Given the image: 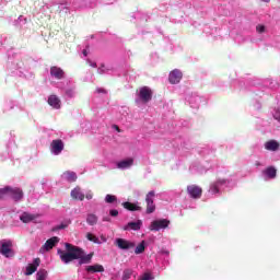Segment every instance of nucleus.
Masks as SVG:
<instances>
[{"instance_id":"1","label":"nucleus","mask_w":280,"mask_h":280,"mask_svg":"<svg viewBox=\"0 0 280 280\" xmlns=\"http://www.w3.org/2000/svg\"><path fill=\"white\" fill-rule=\"evenodd\" d=\"M66 250L58 249V255L63 261V264H70V261H73V259H79L80 266L82 264H91V259H93L92 254H84V250L80 247H75L69 243L66 244Z\"/></svg>"},{"instance_id":"2","label":"nucleus","mask_w":280,"mask_h":280,"mask_svg":"<svg viewBox=\"0 0 280 280\" xmlns=\"http://www.w3.org/2000/svg\"><path fill=\"white\" fill-rule=\"evenodd\" d=\"M3 198H12L15 202H19V200H23V190L7 186L0 189V200H3Z\"/></svg>"},{"instance_id":"3","label":"nucleus","mask_w":280,"mask_h":280,"mask_svg":"<svg viewBox=\"0 0 280 280\" xmlns=\"http://www.w3.org/2000/svg\"><path fill=\"white\" fill-rule=\"evenodd\" d=\"M226 187H229V180L218 179L217 182L210 185L209 192L212 195L220 194L221 191H224Z\"/></svg>"},{"instance_id":"4","label":"nucleus","mask_w":280,"mask_h":280,"mask_svg":"<svg viewBox=\"0 0 280 280\" xmlns=\"http://www.w3.org/2000/svg\"><path fill=\"white\" fill-rule=\"evenodd\" d=\"M0 253L7 258L14 257V250H12V241L2 242Z\"/></svg>"},{"instance_id":"5","label":"nucleus","mask_w":280,"mask_h":280,"mask_svg":"<svg viewBox=\"0 0 280 280\" xmlns=\"http://www.w3.org/2000/svg\"><path fill=\"white\" fill-rule=\"evenodd\" d=\"M62 150H65V142H62V140L60 139L52 140V142L50 143L51 154L58 156V154L62 153Z\"/></svg>"},{"instance_id":"6","label":"nucleus","mask_w":280,"mask_h":280,"mask_svg":"<svg viewBox=\"0 0 280 280\" xmlns=\"http://www.w3.org/2000/svg\"><path fill=\"white\" fill-rule=\"evenodd\" d=\"M170 226V220L159 219L154 220L150 225V231H161V229H167Z\"/></svg>"},{"instance_id":"7","label":"nucleus","mask_w":280,"mask_h":280,"mask_svg":"<svg viewBox=\"0 0 280 280\" xmlns=\"http://www.w3.org/2000/svg\"><path fill=\"white\" fill-rule=\"evenodd\" d=\"M115 244L120 250H130V248H135V242H130L126 238H116Z\"/></svg>"},{"instance_id":"8","label":"nucleus","mask_w":280,"mask_h":280,"mask_svg":"<svg viewBox=\"0 0 280 280\" xmlns=\"http://www.w3.org/2000/svg\"><path fill=\"white\" fill-rule=\"evenodd\" d=\"M139 100L143 104H148V102L152 100V90L148 86L141 88L139 92Z\"/></svg>"},{"instance_id":"9","label":"nucleus","mask_w":280,"mask_h":280,"mask_svg":"<svg viewBox=\"0 0 280 280\" xmlns=\"http://www.w3.org/2000/svg\"><path fill=\"white\" fill-rule=\"evenodd\" d=\"M78 95V92L75 91V85L71 82L67 83V86L63 89V97L66 100H73Z\"/></svg>"},{"instance_id":"10","label":"nucleus","mask_w":280,"mask_h":280,"mask_svg":"<svg viewBox=\"0 0 280 280\" xmlns=\"http://www.w3.org/2000/svg\"><path fill=\"white\" fill-rule=\"evenodd\" d=\"M147 213H154L156 207L154 206V190L149 191L145 197Z\"/></svg>"},{"instance_id":"11","label":"nucleus","mask_w":280,"mask_h":280,"mask_svg":"<svg viewBox=\"0 0 280 280\" xmlns=\"http://www.w3.org/2000/svg\"><path fill=\"white\" fill-rule=\"evenodd\" d=\"M58 242H60V238H58L57 236L49 238L48 241H46L43 247H40L39 253H47L48 250H51V248H54V246H56Z\"/></svg>"},{"instance_id":"12","label":"nucleus","mask_w":280,"mask_h":280,"mask_svg":"<svg viewBox=\"0 0 280 280\" xmlns=\"http://www.w3.org/2000/svg\"><path fill=\"white\" fill-rule=\"evenodd\" d=\"M38 266H40V258H35L33 262L28 264L26 267V271H25L26 277L34 275L36 270H38Z\"/></svg>"},{"instance_id":"13","label":"nucleus","mask_w":280,"mask_h":280,"mask_svg":"<svg viewBox=\"0 0 280 280\" xmlns=\"http://www.w3.org/2000/svg\"><path fill=\"white\" fill-rule=\"evenodd\" d=\"M187 192L189 194L190 198H200L202 196V188L196 185H190L187 187Z\"/></svg>"},{"instance_id":"14","label":"nucleus","mask_w":280,"mask_h":280,"mask_svg":"<svg viewBox=\"0 0 280 280\" xmlns=\"http://www.w3.org/2000/svg\"><path fill=\"white\" fill-rule=\"evenodd\" d=\"M168 80L171 84H178L180 80H183V72L180 70L175 69L170 73Z\"/></svg>"},{"instance_id":"15","label":"nucleus","mask_w":280,"mask_h":280,"mask_svg":"<svg viewBox=\"0 0 280 280\" xmlns=\"http://www.w3.org/2000/svg\"><path fill=\"white\" fill-rule=\"evenodd\" d=\"M132 165H135V159H132V158L117 162L118 170H130V167H132Z\"/></svg>"},{"instance_id":"16","label":"nucleus","mask_w":280,"mask_h":280,"mask_svg":"<svg viewBox=\"0 0 280 280\" xmlns=\"http://www.w3.org/2000/svg\"><path fill=\"white\" fill-rule=\"evenodd\" d=\"M143 222L138 220L136 222H129L127 225L124 226V231H140Z\"/></svg>"},{"instance_id":"17","label":"nucleus","mask_w":280,"mask_h":280,"mask_svg":"<svg viewBox=\"0 0 280 280\" xmlns=\"http://www.w3.org/2000/svg\"><path fill=\"white\" fill-rule=\"evenodd\" d=\"M63 180H68V183H75L78 180V175L75 172L67 171L61 175Z\"/></svg>"},{"instance_id":"18","label":"nucleus","mask_w":280,"mask_h":280,"mask_svg":"<svg viewBox=\"0 0 280 280\" xmlns=\"http://www.w3.org/2000/svg\"><path fill=\"white\" fill-rule=\"evenodd\" d=\"M50 75L56 78V80H62L65 78V71L58 67L50 68Z\"/></svg>"},{"instance_id":"19","label":"nucleus","mask_w":280,"mask_h":280,"mask_svg":"<svg viewBox=\"0 0 280 280\" xmlns=\"http://www.w3.org/2000/svg\"><path fill=\"white\" fill-rule=\"evenodd\" d=\"M71 198H73V200H84V192H82V188L77 186L74 189H72Z\"/></svg>"},{"instance_id":"20","label":"nucleus","mask_w":280,"mask_h":280,"mask_svg":"<svg viewBox=\"0 0 280 280\" xmlns=\"http://www.w3.org/2000/svg\"><path fill=\"white\" fill-rule=\"evenodd\" d=\"M265 149L269 152H277L279 150V142L277 140H269L265 143Z\"/></svg>"},{"instance_id":"21","label":"nucleus","mask_w":280,"mask_h":280,"mask_svg":"<svg viewBox=\"0 0 280 280\" xmlns=\"http://www.w3.org/2000/svg\"><path fill=\"white\" fill-rule=\"evenodd\" d=\"M86 272L95 273V272H104V266L102 265H90L85 267Z\"/></svg>"},{"instance_id":"22","label":"nucleus","mask_w":280,"mask_h":280,"mask_svg":"<svg viewBox=\"0 0 280 280\" xmlns=\"http://www.w3.org/2000/svg\"><path fill=\"white\" fill-rule=\"evenodd\" d=\"M48 104H49V106H51L52 108H56V109H58V108H60V98L58 97V96H56V95H50L49 97H48Z\"/></svg>"},{"instance_id":"23","label":"nucleus","mask_w":280,"mask_h":280,"mask_svg":"<svg viewBox=\"0 0 280 280\" xmlns=\"http://www.w3.org/2000/svg\"><path fill=\"white\" fill-rule=\"evenodd\" d=\"M20 220L24 222V224H27L30 222H34V220H36V215L28 212H24L20 215Z\"/></svg>"},{"instance_id":"24","label":"nucleus","mask_w":280,"mask_h":280,"mask_svg":"<svg viewBox=\"0 0 280 280\" xmlns=\"http://www.w3.org/2000/svg\"><path fill=\"white\" fill-rule=\"evenodd\" d=\"M122 206L128 211H141V207H139L137 203L126 201V202L122 203Z\"/></svg>"},{"instance_id":"25","label":"nucleus","mask_w":280,"mask_h":280,"mask_svg":"<svg viewBox=\"0 0 280 280\" xmlns=\"http://www.w3.org/2000/svg\"><path fill=\"white\" fill-rule=\"evenodd\" d=\"M86 223L90 226H95V224H97V215H95L93 213H89L86 217Z\"/></svg>"},{"instance_id":"26","label":"nucleus","mask_w":280,"mask_h":280,"mask_svg":"<svg viewBox=\"0 0 280 280\" xmlns=\"http://www.w3.org/2000/svg\"><path fill=\"white\" fill-rule=\"evenodd\" d=\"M48 272L45 269H39L36 273V280H47Z\"/></svg>"},{"instance_id":"27","label":"nucleus","mask_w":280,"mask_h":280,"mask_svg":"<svg viewBox=\"0 0 280 280\" xmlns=\"http://www.w3.org/2000/svg\"><path fill=\"white\" fill-rule=\"evenodd\" d=\"M265 176H268V178H275L277 176V170L275 167H268L264 172Z\"/></svg>"},{"instance_id":"28","label":"nucleus","mask_w":280,"mask_h":280,"mask_svg":"<svg viewBox=\"0 0 280 280\" xmlns=\"http://www.w3.org/2000/svg\"><path fill=\"white\" fill-rule=\"evenodd\" d=\"M71 224V219H67L63 222H61L59 225H57L54 231H61L62 229H67Z\"/></svg>"},{"instance_id":"29","label":"nucleus","mask_w":280,"mask_h":280,"mask_svg":"<svg viewBox=\"0 0 280 280\" xmlns=\"http://www.w3.org/2000/svg\"><path fill=\"white\" fill-rule=\"evenodd\" d=\"M145 250V241H142L135 249L136 255H141Z\"/></svg>"},{"instance_id":"30","label":"nucleus","mask_w":280,"mask_h":280,"mask_svg":"<svg viewBox=\"0 0 280 280\" xmlns=\"http://www.w3.org/2000/svg\"><path fill=\"white\" fill-rule=\"evenodd\" d=\"M86 238L89 240V242H93L94 244H102V242L100 241V237L95 236L92 233H88Z\"/></svg>"},{"instance_id":"31","label":"nucleus","mask_w":280,"mask_h":280,"mask_svg":"<svg viewBox=\"0 0 280 280\" xmlns=\"http://www.w3.org/2000/svg\"><path fill=\"white\" fill-rule=\"evenodd\" d=\"M105 202L113 205V202H117V197L115 195H106Z\"/></svg>"},{"instance_id":"32","label":"nucleus","mask_w":280,"mask_h":280,"mask_svg":"<svg viewBox=\"0 0 280 280\" xmlns=\"http://www.w3.org/2000/svg\"><path fill=\"white\" fill-rule=\"evenodd\" d=\"M132 277V269H125L122 272V280H128Z\"/></svg>"},{"instance_id":"33","label":"nucleus","mask_w":280,"mask_h":280,"mask_svg":"<svg viewBox=\"0 0 280 280\" xmlns=\"http://www.w3.org/2000/svg\"><path fill=\"white\" fill-rule=\"evenodd\" d=\"M189 102H190L192 108H198V105H194V102H195V104H198V102H200V97L192 96Z\"/></svg>"},{"instance_id":"34","label":"nucleus","mask_w":280,"mask_h":280,"mask_svg":"<svg viewBox=\"0 0 280 280\" xmlns=\"http://www.w3.org/2000/svg\"><path fill=\"white\" fill-rule=\"evenodd\" d=\"M154 279V276H152V273H150V272H145V273H143L140 278H139V280H153Z\"/></svg>"},{"instance_id":"35","label":"nucleus","mask_w":280,"mask_h":280,"mask_svg":"<svg viewBox=\"0 0 280 280\" xmlns=\"http://www.w3.org/2000/svg\"><path fill=\"white\" fill-rule=\"evenodd\" d=\"M256 32H257L258 34H264V32H266V26H264V25H261V24H258V25L256 26Z\"/></svg>"},{"instance_id":"36","label":"nucleus","mask_w":280,"mask_h":280,"mask_svg":"<svg viewBox=\"0 0 280 280\" xmlns=\"http://www.w3.org/2000/svg\"><path fill=\"white\" fill-rule=\"evenodd\" d=\"M273 117H275V119H277V121L280 122V109H277V110L273 113Z\"/></svg>"},{"instance_id":"37","label":"nucleus","mask_w":280,"mask_h":280,"mask_svg":"<svg viewBox=\"0 0 280 280\" xmlns=\"http://www.w3.org/2000/svg\"><path fill=\"white\" fill-rule=\"evenodd\" d=\"M85 198H86V200H93V192L92 191H88L85 194Z\"/></svg>"},{"instance_id":"38","label":"nucleus","mask_w":280,"mask_h":280,"mask_svg":"<svg viewBox=\"0 0 280 280\" xmlns=\"http://www.w3.org/2000/svg\"><path fill=\"white\" fill-rule=\"evenodd\" d=\"M109 214H110L113 218H117V215H119V211H117V210H110V211H109Z\"/></svg>"},{"instance_id":"39","label":"nucleus","mask_w":280,"mask_h":280,"mask_svg":"<svg viewBox=\"0 0 280 280\" xmlns=\"http://www.w3.org/2000/svg\"><path fill=\"white\" fill-rule=\"evenodd\" d=\"M98 240H100L101 244H105V242H107V238L104 235H101V237Z\"/></svg>"},{"instance_id":"40","label":"nucleus","mask_w":280,"mask_h":280,"mask_svg":"<svg viewBox=\"0 0 280 280\" xmlns=\"http://www.w3.org/2000/svg\"><path fill=\"white\" fill-rule=\"evenodd\" d=\"M88 62H89V65H90L91 67H97V63H96V62H92V61H90V60H88Z\"/></svg>"},{"instance_id":"41","label":"nucleus","mask_w":280,"mask_h":280,"mask_svg":"<svg viewBox=\"0 0 280 280\" xmlns=\"http://www.w3.org/2000/svg\"><path fill=\"white\" fill-rule=\"evenodd\" d=\"M96 91H97V93H106V90H104L102 88H98Z\"/></svg>"},{"instance_id":"42","label":"nucleus","mask_w":280,"mask_h":280,"mask_svg":"<svg viewBox=\"0 0 280 280\" xmlns=\"http://www.w3.org/2000/svg\"><path fill=\"white\" fill-rule=\"evenodd\" d=\"M103 222H110V217H104Z\"/></svg>"},{"instance_id":"43","label":"nucleus","mask_w":280,"mask_h":280,"mask_svg":"<svg viewBox=\"0 0 280 280\" xmlns=\"http://www.w3.org/2000/svg\"><path fill=\"white\" fill-rule=\"evenodd\" d=\"M83 56L84 57L89 56V51H86V49L83 50Z\"/></svg>"},{"instance_id":"44","label":"nucleus","mask_w":280,"mask_h":280,"mask_svg":"<svg viewBox=\"0 0 280 280\" xmlns=\"http://www.w3.org/2000/svg\"><path fill=\"white\" fill-rule=\"evenodd\" d=\"M98 73H104V68H100Z\"/></svg>"},{"instance_id":"45","label":"nucleus","mask_w":280,"mask_h":280,"mask_svg":"<svg viewBox=\"0 0 280 280\" xmlns=\"http://www.w3.org/2000/svg\"><path fill=\"white\" fill-rule=\"evenodd\" d=\"M262 3H270V0H260Z\"/></svg>"},{"instance_id":"46","label":"nucleus","mask_w":280,"mask_h":280,"mask_svg":"<svg viewBox=\"0 0 280 280\" xmlns=\"http://www.w3.org/2000/svg\"><path fill=\"white\" fill-rule=\"evenodd\" d=\"M19 21H23V15H20Z\"/></svg>"}]
</instances>
